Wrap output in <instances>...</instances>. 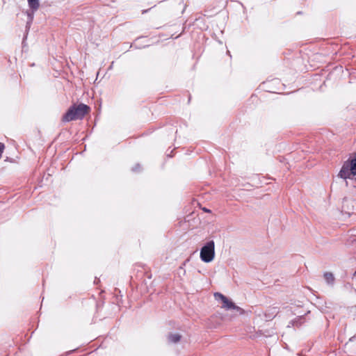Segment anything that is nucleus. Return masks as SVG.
<instances>
[{
  "instance_id": "6",
  "label": "nucleus",
  "mask_w": 356,
  "mask_h": 356,
  "mask_svg": "<svg viewBox=\"0 0 356 356\" xmlns=\"http://www.w3.org/2000/svg\"><path fill=\"white\" fill-rule=\"evenodd\" d=\"M181 337L179 334H170L168 335V340L172 343H177L180 341Z\"/></svg>"
},
{
  "instance_id": "2",
  "label": "nucleus",
  "mask_w": 356,
  "mask_h": 356,
  "mask_svg": "<svg viewBox=\"0 0 356 356\" xmlns=\"http://www.w3.org/2000/svg\"><path fill=\"white\" fill-rule=\"evenodd\" d=\"M215 256V243L213 241L207 242L201 249L200 258L206 262H211Z\"/></svg>"
},
{
  "instance_id": "1",
  "label": "nucleus",
  "mask_w": 356,
  "mask_h": 356,
  "mask_svg": "<svg viewBox=\"0 0 356 356\" xmlns=\"http://www.w3.org/2000/svg\"><path fill=\"white\" fill-rule=\"evenodd\" d=\"M90 108L84 104H73L62 117L63 122H70L83 119L89 113Z\"/></svg>"
},
{
  "instance_id": "12",
  "label": "nucleus",
  "mask_w": 356,
  "mask_h": 356,
  "mask_svg": "<svg viewBox=\"0 0 356 356\" xmlns=\"http://www.w3.org/2000/svg\"><path fill=\"white\" fill-rule=\"evenodd\" d=\"M353 279H355L356 280V271L354 273V274L353 275Z\"/></svg>"
},
{
  "instance_id": "4",
  "label": "nucleus",
  "mask_w": 356,
  "mask_h": 356,
  "mask_svg": "<svg viewBox=\"0 0 356 356\" xmlns=\"http://www.w3.org/2000/svg\"><path fill=\"white\" fill-rule=\"evenodd\" d=\"M352 175V173L350 170V165H349V163H345L339 173V176L344 179H346L348 178H350Z\"/></svg>"
},
{
  "instance_id": "8",
  "label": "nucleus",
  "mask_w": 356,
  "mask_h": 356,
  "mask_svg": "<svg viewBox=\"0 0 356 356\" xmlns=\"http://www.w3.org/2000/svg\"><path fill=\"white\" fill-rule=\"evenodd\" d=\"M350 170L352 173V175L354 176L356 175V159H352L350 161Z\"/></svg>"
},
{
  "instance_id": "5",
  "label": "nucleus",
  "mask_w": 356,
  "mask_h": 356,
  "mask_svg": "<svg viewBox=\"0 0 356 356\" xmlns=\"http://www.w3.org/2000/svg\"><path fill=\"white\" fill-rule=\"evenodd\" d=\"M279 312V308L277 307H269L266 312L265 317L266 318H273Z\"/></svg>"
},
{
  "instance_id": "7",
  "label": "nucleus",
  "mask_w": 356,
  "mask_h": 356,
  "mask_svg": "<svg viewBox=\"0 0 356 356\" xmlns=\"http://www.w3.org/2000/svg\"><path fill=\"white\" fill-rule=\"evenodd\" d=\"M28 3L29 7L33 10H38L40 6L39 0H28Z\"/></svg>"
},
{
  "instance_id": "3",
  "label": "nucleus",
  "mask_w": 356,
  "mask_h": 356,
  "mask_svg": "<svg viewBox=\"0 0 356 356\" xmlns=\"http://www.w3.org/2000/svg\"><path fill=\"white\" fill-rule=\"evenodd\" d=\"M214 297L217 300H221L222 302V307L226 309H240V308L235 305L230 300L220 293H215Z\"/></svg>"
},
{
  "instance_id": "10",
  "label": "nucleus",
  "mask_w": 356,
  "mask_h": 356,
  "mask_svg": "<svg viewBox=\"0 0 356 356\" xmlns=\"http://www.w3.org/2000/svg\"><path fill=\"white\" fill-rule=\"evenodd\" d=\"M4 149H5L4 144L0 142V159L2 157V154H3Z\"/></svg>"
},
{
  "instance_id": "11",
  "label": "nucleus",
  "mask_w": 356,
  "mask_h": 356,
  "mask_svg": "<svg viewBox=\"0 0 356 356\" xmlns=\"http://www.w3.org/2000/svg\"><path fill=\"white\" fill-rule=\"evenodd\" d=\"M204 211L207 212V213H211V210L208 209H206V208H203L202 209Z\"/></svg>"
},
{
  "instance_id": "9",
  "label": "nucleus",
  "mask_w": 356,
  "mask_h": 356,
  "mask_svg": "<svg viewBox=\"0 0 356 356\" xmlns=\"http://www.w3.org/2000/svg\"><path fill=\"white\" fill-rule=\"evenodd\" d=\"M324 277L328 283L333 282L334 280V275L332 273H325L324 274Z\"/></svg>"
}]
</instances>
